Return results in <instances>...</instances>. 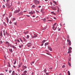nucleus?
<instances>
[{"instance_id":"1","label":"nucleus","mask_w":75,"mask_h":75,"mask_svg":"<svg viewBox=\"0 0 75 75\" xmlns=\"http://www.w3.org/2000/svg\"><path fill=\"white\" fill-rule=\"evenodd\" d=\"M57 7L58 8L57 11H58V10H59V8L57 6H56L55 7H51V8L53 9V10L55 11L57 10Z\"/></svg>"},{"instance_id":"2","label":"nucleus","mask_w":75,"mask_h":75,"mask_svg":"<svg viewBox=\"0 0 75 75\" xmlns=\"http://www.w3.org/2000/svg\"><path fill=\"white\" fill-rule=\"evenodd\" d=\"M37 36H38V34H34V36H32L31 37L32 38H34L37 37Z\"/></svg>"},{"instance_id":"3","label":"nucleus","mask_w":75,"mask_h":75,"mask_svg":"<svg viewBox=\"0 0 75 75\" xmlns=\"http://www.w3.org/2000/svg\"><path fill=\"white\" fill-rule=\"evenodd\" d=\"M67 42H68V44L69 45H71V42L70 40H67Z\"/></svg>"},{"instance_id":"4","label":"nucleus","mask_w":75,"mask_h":75,"mask_svg":"<svg viewBox=\"0 0 75 75\" xmlns=\"http://www.w3.org/2000/svg\"><path fill=\"white\" fill-rule=\"evenodd\" d=\"M29 14H35V11H32L30 12H29Z\"/></svg>"},{"instance_id":"5","label":"nucleus","mask_w":75,"mask_h":75,"mask_svg":"<svg viewBox=\"0 0 75 75\" xmlns=\"http://www.w3.org/2000/svg\"><path fill=\"white\" fill-rule=\"evenodd\" d=\"M34 3L35 4H39V3H40L39 1H37V0H35L34 1Z\"/></svg>"},{"instance_id":"6","label":"nucleus","mask_w":75,"mask_h":75,"mask_svg":"<svg viewBox=\"0 0 75 75\" xmlns=\"http://www.w3.org/2000/svg\"><path fill=\"white\" fill-rule=\"evenodd\" d=\"M31 43H29L27 45L28 47H30L31 46Z\"/></svg>"},{"instance_id":"7","label":"nucleus","mask_w":75,"mask_h":75,"mask_svg":"<svg viewBox=\"0 0 75 75\" xmlns=\"http://www.w3.org/2000/svg\"><path fill=\"white\" fill-rule=\"evenodd\" d=\"M20 11V9H19L18 10H16V11H15L14 12V13H18L19 11Z\"/></svg>"},{"instance_id":"8","label":"nucleus","mask_w":75,"mask_h":75,"mask_svg":"<svg viewBox=\"0 0 75 75\" xmlns=\"http://www.w3.org/2000/svg\"><path fill=\"white\" fill-rule=\"evenodd\" d=\"M13 61H14V62L13 63V64L14 65H15L16 64V62H17V59H16L15 60H13Z\"/></svg>"},{"instance_id":"9","label":"nucleus","mask_w":75,"mask_h":75,"mask_svg":"<svg viewBox=\"0 0 75 75\" xmlns=\"http://www.w3.org/2000/svg\"><path fill=\"white\" fill-rule=\"evenodd\" d=\"M8 67H9V68H11V65H10V63L8 62Z\"/></svg>"},{"instance_id":"10","label":"nucleus","mask_w":75,"mask_h":75,"mask_svg":"<svg viewBox=\"0 0 75 75\" xmlns=\"http://www.w3.org/2000/svg\"><path fill=\"white\" fill-rule=\"evenodd\" d=\"M48 48L50 50V51H52V48H51L50 47H48Z\"/></svg>"},{"instance_id":"11","label":"nucleus","mask_w":75,"mask_h":75,"mask_svg":"<svg viewBox=\"0 0 75 75\" xmlns=\"http://www.w3.org/2000/svg\"><path fill=\"white\" fill-rule=\"evenodd\" d=\"M10 46L11 47H13V48H16V47H15L14 46V45H12V46H11H11Z\"/></svg>"},{"instance_id":"12","label":"nucleus","mask_w":75,"mask_h":75,"mask_svg":"<svg viewBox=\"0 0 75 75\" xmlns=\"http://www.w3.org/2000/svg\"><path fill=\"white\" fill-rule=\"evenodd\" d=\"M27 73V71H25L24 72H23V74H25V75H26V74Z\"/></svg>"},{"instance_id":"13","label":"nucleus","mask_w":75,"mask_h":75,"mask_svg":"<svg viewBox=\"0 0 75 75\" xmlns=\"http://www.w3.org/2000/svg\"><path fill=\"white\" fill-rule=\"evenodd\" d=\"M48 44H49V43L47 42L45 44V46H47V45H48Z\"/></svg>"},{"instance_id":"14","label":"nucleus","mask_w":75,"mask_h":75,"mask_svg":"<svg viewBox=\"0 0 75 75\" xmlns=\"http://www.w3.org/2000/svg\"><path fill=\"white\" fill-rule=\"evenodd\" d=\"M53 3H54V4H56V5H57V2H55V1H53Z\"/></svg>"},{"instance_id":"15","label":"nucleus","mask_w":75,"mask_h":75,"mask_svg":"<svg viewBox=\"0 0 75 75\" xmlns=\"http://www.w3.org/2000/svg\"><path fill=\"white\" fill-rule=\"evenodd\" d=\"M6 19L7 20V23H8V18L7 17H6Z\"/></svg>"},{"instance_id":"16","label":"nucleus","mask_w":75,"mask_h":75,"mask_svg":"<svg viewBox=\"0 0 75 75\" xmlns=\"http://www.w3.org/2000/svg\"><path fill=\"white\" fill-rule=\"evenodd\" d=\"M71 50H72V47H70L69 49V50L71 51Z\"/></svg>"},{"instance_id":"17","label":"nucleus","mask_w":75,"mask_h":75,"mask_svg":"<svg viewBox=\"0 0 75 75\" xmlns=\"http://www.w3.org/2000/svg\"><path fill=\"white\" fill-rule=\"evenodd\" d=\"M9 50L11 52H13V50H12V49H9Z\"/></svg>"},{"instance_id":"18","label":"nucleus","mask_w":75,"mask_h":75,"mask_svg":"<svg viewBox=\"0 0 75 75\" xmlns=\"http://www.w3.org/2000/svg\"><path fill=\"white\" fill-rule=\"evenodd\" d=\"M6 44H7V45H10V43H9V42H6Z\"/></svg>"},{"instance_id":"19","label":"nucleus","mask_w":75,"mask_h":75,"mask_svg":"<svg viewBox=\"0 0 75 75\" xmlns=\"http://www.w3.org/2000/svg\"><path fill=\"white\" fill-rule=\"evenodd\" d=\"M11 16H12V14H11V13H10L9 16V18H10V17H11Z\"/></svg>"},{"instance_id":"20","label":"nucleus","mask_w":75,"mask_h":75,"mask_svg":"<svg viewBox=\"0 0 75 75\" xmlns=\"http://www.w3.org/2000/svg\"><path fill=\"white\" fill-rule=\"evenodd\" d=\"M68 75H71V74L70 73V72H69V71H68Z\"/></svg>"},{"instance_id":"21","label":"nucleus","mask_w":75,"mask_h":75,"mask_svg":"<svg viewBox=\"0 0 75 75\" xmlns=\"http://www.w3.org/2000/svg\"><path fill=\"white\" fill-rule=\"evenodd\" d=\"M28 31H26V32H24V34H28Z\"/></svg>"},{"instance_id":"22","label":"nucleus","mask_w":75,"mask_h":75,"mask_svg":"<svg viewBox=\"0 0 75 75\" xmlns=\"http://www.w3.org/2000/svg\"><path fill=\"white\" fill-rule=\"evenodd\" d=\"M71 51L69 50V51L68 52V54H71Z\"/></svg>"},{"instance_id":"23","label":"nucleus","mask_w":75,"mask_h":75,"mask_svg":"<svg viewBox=\"0 0 75 75\" xmlns=\"http://www.w3.org/2000/svg\"><path fill=\"white\" fill-rule=\"evenodd\" d=\"M19 47H20V48H22V47H23V45H19Z\"/></svg>"},{"instance_id":"24","label":"nucleus","mask_w":75,"mask_h":75,"mask_svg":"<svg viewBox=\"0 0 75 75\" xmlns=\"http://www.w3.org/2000/svg\"><path fill=\"white\" fill-rule=\"evenodd\" d=\"M68 64L69 65L70 67H71V64H70V63L69 62H68Z\"/></svg>"},{"instance_id":"25","label":"nucleus","mask_w":75,"mask_h":75,"mask_svg":"<svg viewBox=\"0 0 75 75\" xmlns=\"http://www.w3.org/2000/svg\"><path fill=\"white\" fill-rule=\"evenodd\" d=\"M23 38L24 41H26V39H25L23 37Z\"/></svg>"},{"instance_id":"26","label":"nucleus","mask_w":75,"mask_h":75,"mask_svg":"<svg viewBox=\"0 0 75 75\" xmlns=\"http://www.w3.org/2000/svg\"><path fill=\"white\" fill-rule=\"evenodd\" d=\"M15 42H20V41L19 40H15Z\"/></svg>"},{"instance_id":"27","label":"nucleus","mask_w":75,"mask_h":75,"mask_svg":"<svg viewBox=\"0 0 75 75\" xmlns=\"http://www.w3.org/2000/svg\"><path fill=\"white\" fill-rule=\"evenodd\" d=\"M29 37H30V36L28 35H27V36L26 37V38L27 39H28V38H29Z\"/></svg>"},{"instance_id":"28","label":"nucleus","mask_w":75,"mask_h":75,"mask_svg":"<svg viewBox=\"0 0 75 75\" xmlns=\"http://www.w3.org/2000/svg\"><path fill=\"white\" fill-rule=\"evenodd\" d=\"M44 11V9H42L41 10V12H42H42H43V11Z\"/></svg>"},{"instance_id":"29","label":"nucleus","mask_w":75,"mask_h":75,"mask_svg":"<svg viewBox=\"0 0 75 75\" xmlns=\"http://www.w3.org/2000/svg\"><path fill=\"white\" fill-rule=\"evenodd\" d=\"M15 73L14 72V71H13L12 74V75H14Z\"/></svg>"},{"instance_id":"30","label":"nucleus","mask_w":75,"mask_h":75,"mask_svg":"<svg viewBox=\"0 0 75 75\" xmlns=\"http://www.w3.org/2000/svg\"><path fill=\"white\" fill-rule=\"evenodd\" d=\"M45 41H46V40H43L42 42V43H43V44H44V42H45Z\"/></svg>"},{"instance_id":"31","label":"nucleus","mask_w":75,"mask_h":75,"mask_svg":"<svg viewBox=\"0 0 75 75\" xmlns=\"http://www.w3.org/2000/svg\"><path fill=\"white\" fill-rule=\"evenodd\" d=\"M4 25L5 26H6V24L5 22H4Z\"/></svg>"},{"instance_id":"32","label":"nucleus","mask_w":75,"mask_h":75,"mask_svg":"<svg viewBox=\"0 0 75 75\" xmlns=\"http://www.w3.org/2000/svg\"><path fill=\"white\" fill-rule=\"evenodd\" d=\"M44 71L46 73V72H47V70H46V69H45Z\"/></svg>"},{"instance_id":"33","label":"nucleus","mask_w":75,"mask_h":75,"mask_svg":"<svg viewBox=\"0 0 75 75\" xmlns=\"http://www.w3.org/2000/svg\"><path fill=\"white\" fill-rule=\"evenodd\" d=\"M0 36L1 37H2V33L0 32Z\"/></svg>"},{"instance_id":"34","label":"nucleus","mask_w":75,"mask_h":75,"mask_svg":"<svg viewBox=\"0 0 75 75\" xmlns=\"http://www.w3.org/2000/svg\"><path fill=\"white\" fill-rule=\"evenodd\" d=\"M35 5H33L32 6V7L33 8H34V7H35Z\"/></svg>"},{"instance_id":"35","label":"nucleus","mask_w":75,"mask_h":75,"mask_svg":"<svg viewBox=\"0 0 75 75\" xmlns=\"http://www.w3.org/2000/svg\"><path fill=\"white\" fill-rule=\"evenodd\" d=\"M71 58L70 57V59H69V61H71Z\"/></svg>"},{"instance_id":"36","label":"nucleus","mask_w":75,"mask_h":75,"mask_svg":"<svg viewBox=\"0 0 75 75\" xmlns=\"http://www.w3.org/2000/svg\"><path fill=\"white\" fill-rule=\"evenodd\" d=\"M46 75H49V73H46Z\"/></svg>"},{"instance_id":"37","label":"nucleus","mask_w":75,"mask_h":75,"mask_svg":"<svg viewBox=\"0 0 75 75\" xmlns=\"http://www.w3.org/2000/svg\"><path fill=\"white\" fill-rule=\"evenodd\" d=\"M47 55H51V54L48 53H47Z\"/></svg>"},{"instance_id":"38","label":"nucleus","mask_w":75,"mask_h":75,"mask_svg":"<svg viewBox=\"0 0 75 75\" xmlns=\"http://www.w3.org/2000/svg\"><path fill=\"white\" fill-rule=\"evenodd\" d=\"M65 66L64 65H63V66H62V67L64 68V67H65Z\"/></svg>"},{"instance_id":"39","label":"nucleus","mask_w":75,"mask_h":75,"mask_svg":"<svg viewBox=\"0 0 75 75\" xmlns=\"http://www.w3.org/2000/svg\"><path fill=\"white\" fill-rule=\"evenodd\" d=\"M10 4H8V6H11V3Z\"/></svg>"},{"instance_id":"40","label":"nucleus","mask_w":75,"mask_h":75,"mask_svg":"<svg viewBox=\"0 0 75 75\" xmlns=\"http://www.w3.org/2000/svg\"><path fill=\"white\" fill-rule=\"evenodd\" d=\"M13 68H16V66H14V65H13Z\"/></svg>"},{"instance_id":"41","label":"nucleus","mask_w":75,"mask_h":75,"mask_svg":"<svg viewBox=\"0 0 75 75\" xmlns=\"http://www.w3.org/2000/svg\"><path fill=\"white\" fill-rule=\"evenodd\" d=\"M69 38V35H68V36H67V38Z\"/></svg>"},{"instance_id":"42","label":"nucleus","mask_w":75,"mask_h":75,"mask_svg":"<svg viewBox=\"0 0 75 75\" xmlns=\"http://www.w3.org/2000/svg\"><path fill=\"white\" fill-rule=\"evenodd\" d=\"M12 71L10 70L9 71V73H11V72Z\"/></svg>"},{"instance_id":"43","label":"nucleus","mask_w":75,"mask_h":75,"mask_svg":"<svg viewBox=\"0 0 75 75\" xmlns=\"http://www.w3.org/2000/svg\"><path fill=\"white\" fill-rule=\"evenodd\" d=\"M54 28H55V27H54V26H53L52 27V29H53V30H54Z\"/></svg>"},{"instance_id":"44","label":"nucleus","mask_w":75,"mask_h":75,"mask_svg":"<svg viewBox=\"0 0 75 75\" xmlns=\"http://www.w3.org/2000/svg\"><path fill=\"white\" fill-rule=\"evenodd\" d=\"M15 20V18H13V21H14Z\"/></svg>"},{"instance_id":"45","label":"nucleus","mask_w":75,"mask_h":75,"mask_svg":"<svg viewBox=\"0 0 75 75\" xmlns=\"http://www.w3.org/2000/svg\"><path fill=\"white\" fill-rule=\"evenodd\" d=\"M3 8H5V6L4 5H3Z\"/></svg>"},{"instance_id":"46","label":"nucleus","mask_w":75,"mask_h":75,"mask_svg":"<svg viewBox=\"0 0 75 75\" xmlns=\"http://www.w3.org/2000/svg\"><path fill=\"white\" fill-rule=\"evenodd\" d=\"M10 0H7V2H8L9 1H10Z\"/></svg>"},{"instance_id":"47","label":"nucleus","mask_w":75,"mask_h":75,"mask_svg":"<svg viewBox=\"0 0 75 75\" xmlns=\"http://www.w3.org/2000/svg\"><path fill=\"white\" fill-rule=\"evenodd\" d=\"M14 25H17V23H14Z\"/></svg>"},{"instance_id":"48","label":"nucleus","mask_w":75,"mask_h":75,"mask_svg":"<svg viewBox=\"0 0 75 75\" xmlns=\"http://www.w3.org/2000/svg\"><path fill=\"white\" fill-rule=\"evenodd\" d=\"M20 40H21V41L22 42H23V40H22L21 39V38H20Z\"/></svg>"},{"instance_id":"49","label":"nucleus","mask_w":75,"mask_h":75,"mask_svg":"<svg viewBox=\"0 0 75 75\" xmlns=\"http://www.w3.org/2000/svg\"><path fill=\"white\" fill-rule=\"evenodd\" d=\"M24 68H27V67L25 66H23Z\"/></svg>"},{"instance_id":"50","label":"nucleus","mask_w":75,"mask_h":75,"mask_svg":"<svg viewBox=\"0 0 75 75\" xmlns=\"http://www.w3.org/2000/svg\"><path fill=\"white\" fill-rule=\"evenodd\" d=\"M19 68H20V67H21V65L20 64L19 65Z\"/></svg>"},{"instance_id":"51","label":"nucleus","mask_w":75,"mask_h":75,"mask_svg":"<svg viewBox=\"0 0 75 75\" xmlns=\"http://www.w3.org/2000/svg\"><path fill=\"white\" fill-rule=\"evenodd\" d=\"M54 19H55V20H56L57 19V18H56L55 17H54Z\"/></svg>"},{"instance_id":"52","label":"nucleus","mask_w":75,"mask_h":75,"mask_svg":"<svg viewBox=\"0 0 75 75\" xmlns=\"http://www.w3.org/2000/svg\"><path fill=\"white\" fill-rule=\"evenodd\" d=\"M48 21H52L51 20H48Z\"/></svg>"},{"instance_id":"53","label":"nucleus","mask_w":75,"mask_h":75,"mask_svg":"<svg viewBox=\"0 0 75 75\" xmlns=\"http://www.w3.org/2000/svg\"><path fill=\"white\" fill-rule=\"evenodd\" d=\"M57 27H56V28H55V29L54 30H56V29H57Z\"/></svg>"},{"instance_id":"54","label":"nucleus","mask_w":75,"mask_h":75,"mask_svg":"<svg viewBox=\"0 0 75 75\" xmlns=\"http://www.w3.org/2000/svg\"><path fill=\"white\" fill-rule=\"evenodd\" d=\"M26 74H24V73L22 75H25Z\"/></svg>"},{"instance_id":"55","label":"nucleus","mask_w":75,"mask_h":75,"mask_svg":"<svg viewBox=\"0 0 75 75\" xmlns=\"http://www.w3.org/2000/svg\"><path fill=\"white\" fill-rule=\"evenodd\" d=\"M36 12H37V13H39V11H36Z\"/></svg>"},{"instance_id":"56","label":"nucleus","mask_w":75,"mask_h":75,"mask_svg":"<svg viewBox=\"0 0 75 75\" xmlns=\"http://www.w3.org/2000/svg\"><path fill=\"white\" fill-rule=\"evenodd\" d=\"M27 16V17H30V16H29V15H26Z\"/></svg>"},{"instance_id":"57","label":"nucleus","mask_w":75,"mask_h":75,"mask_svg":"<svg viewBox=\"0 0 75 75\" xmlns=\"http://www.w3.org/2000/svg\"><path fill=\"white\" fill-rule=\"evenodd\" d=\"M43 45H44V43H42V44L41 45V46H42Z\"/></svg>"},{"instance_id":"58","label":"nucleus","mask_w":75,"mask_h":75,"mask_svg":"<svg viewBox=\"0 0 75 75\" xmlns=\"http://www.w3.org/2000/svg\"><path fill=\"white\" fill-rule=\"evenodd\" d=\"M35 17V15H33V17Z\"/></svg>"},{"instance_id":"59","label":"nucleus","mask_w":75,"mask_h":75,"mask_svg":"<svg viewBox=\"0 0 75 75\" xmlns=\"http://www.w3.org/2000/svg\"><path fill=\"white\" fill-rule=\"evenodd\" d=\"M56 24H57V23H55L54 24V25H56Z\"/></svg>"},{"instance_id":"60","label":"nucleus","mask_w":75,"mask_h":75,"mask_svg":"<svg viewBox=\"0 0 75 75\" xmlns=\"http://www.w3.org/2000/svg\"><path fill=\"white\" fill-rule=\"evenodd\" d=\"M0 75H4L3 74H0Z\"/></svg>"},{"instance_id":"61","label":"nucleus","mask_w":75,"mask_h":75,"mask_svg":"<svg viewBox=\"0 0 75 75\" xmlns=\"http://www.w3.org/2000/svg\"><path fill=\"white\" fill-rule=\"evenodd\" d=\"M41 6H39V8H41Z\"/></svg>"},{"instance_id":"62","label":"nucleus","mask_w":75,"mask_h":75,"mask_svg":"<svg viewBox=\"0 0 75 75\" xmlns=\"http://www.w3.org/2000/svg\"><path fill=\"white\" fill-rule=\"evenodd\" d=\"M0 42H1V43H3V42L2 41H1Z\"/></svg>"},{"instance_id":"63","label":"nucleus","mask_w":75,"mask_h":75,"mask_svg":"<svg viewBox=\"0 0 75 75\" xmlns=\"http://www.w3.org/2000/svg\"><path fill=\"white\" fill-rule=\"evenodd\" d=\"M53 14H54V15H55V14H55V13H53Z\"/></svg>"},{"instance_id":"64","label":"nucleus","mask_w":75,"mask_h":75,"mask_svg":"<svg viewBox=\"0 0 75 75\" xmlns=\"http://www.w3.org/2000/svg\"><path fill=\"white\" fill-rule=\"evenodd\" d=\"M5 71H6V72H7V69H6L5 70Z\"/></svg>"}]
</instances>
